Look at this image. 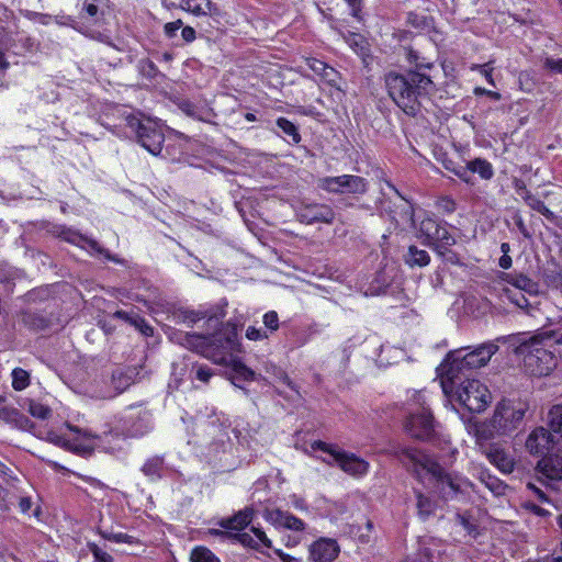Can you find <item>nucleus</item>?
Segmentation results:
<instances>
[{
  "label": "nucleus",
  "mask_w": 562,
  "mask_h": 562,
  "mask_svg": "<svg viewBox=\"0 0 562 562\" xmlns=\"http://www.w3.org/2000/svg\"><path fill=\"white\" fill-rule=\"evenodd\" d=\"M179 344L188 349L195 350L216 364L229 367L233 383L237 380L256 381L260 376L234 356L241 352L243 348L237 327L231 323L222 325L211 336L187 333L179 338Z\"/></svg>",
  "instance_id": "1"
},
{
  "label": "nucleus",
  "mask_w": 562,
  "mask_h": 562,
  "mask_svg": "<svg viewBox=\"0 0 562 562\" xmlns=\"http://www.w3.org/2000/svg\"><path fill=\"white\" fill-rule=\"evenodd\" d=\"M552 339L562 344V323L555 329L542 330L518 338L515 352L521 357L522 367L531 376L549 375L557 366V358L551 350Z\"/></svg>",
  "instance_id": "2"
},
{
  "label": "nucleus",
  "mask_w": 562,
  "mask_h": 562,
  "mask_svg": "<svg viewBox=\"0 0 562 562\" xmlns=\"http://www.w3.org/2000/svg\"><path fill=\"white\" fill-rule=\"evenodd\" d=\"M402 460L412 468L418 480L422 482L428 480L434 483L445 497H450L458 492H467L472 487V483L468 479L447 474L430 456L415 448L403 449Z\"/></svg>",
  "instance_id": "3"
},
{
  "label": "nucleus",
  "mask_w": 562,
  "mask_h": 562,
  "mask_svg": "<svg viewBox=\"0 0 562 562\" xmlns=\"http://www.w3.org/2000/svg\"><path fill=\"white\" fill-rule=\"evenodd\" d=\"M527 411L526 402L503 398L496 404L492 417L486 422L469 425V432L480 443L496 436L510 435L521 425Z\"/></svg>",
  "instance_id": "4"
},
{
  "label": "nucleus",
  "mask_w": 562,
  "mask_h": 562,
  "mask_svg": "<svg viewBox=\"0 0 562 562\" xmlns=\"http://www.w3.org/2000/svg\"><path fill=\"white\" fill-rule=\"evenodd\" d=\"M498 350L496 341L480 345L473 350L462 348L449 352L437 371L440 375V385L445 395L452 391V383L459 374L467 370L484 367Z\"/></svg>",
  "instance_id": "5"
},
{
  "label": "nucleus",
  "mask_w": 562,
  "mask_h": 562,
  "mask_svg": "<svg viewBox=\"0 0 562 562\" xmlns=\"http://www.w3.org/2000/svg\"><path fill=\"white\" fill-rule=\"evenodd\" d=\"M494 289L501 290L512 303L528 313L538 304L539 284L526 276L499 272Z\"/></svg>",
  "instance_id": "6"
},
{
  "label": "nucleus",
  "mask_w": 562,
  "mask_h": 562,
  "mask_svg": "<svg viewBox=\"0 0 562 562\" xmlns=\"http://www.w3.org/2000/svg\"><path fill=\"white\" fill-rule=\"evenodd\" d=\"M405 430L417 439H428L435 431L432 414L423 391H413L408 396Z\"/></svg>",
  "instance_id": "7"
},
{
  "label": "nucleus",
  "mask_w": 562,
  "mask_h": 562,
  "mask_svg": "<svg viewBox=\"0 0 562 562\" xmlns=\"http://www.w3.org/2000/svg\"><path fill=\"white\" fill-rule=\"evenodd\" d=\"M446 396L473 413L485 411L492 401V394L488 387L480 380L475 379L463 381L456 390L453 382L451 393Z\"/></svg>",
  "instance_id": "8"
},
{
  "label": "nucleus",
  "mask_w": 562,
  "mask_h": 562,
  "mask_svg": "<svg viewBox=\"0 0 562 562\" xmlns=\"http://www.w3.org/2000/svg\"><path fill=\"white\" fill-rule=\"evenodd\" d=\"M311 447L314 451L325 453L323 458L325 462L337 464L345 473L351 476L361 477L369 472V462L355 453H348L336 446L323 441H314Z\"/></svg>",
  "instance_id": "9"
},
{
  "label": "nucleus",
  "mask_w": 562,
  "mask_h": 562,
  "mask_svg": "<svg viewBox=\"0 0 562 562\" xmlns=\"http://www.w3.org/2000/svg\"><path fill=\"white\" fill-rule=\"evenodd\" d=\"M386 86L390 97L407 114H414L416 111V89H414L409 79V72L406 76L390 74L386 77Z\"/></svg>",
  "instance_id": "10"
},
{
  "label": "nucleus",
  "mask_w": 562,
  "mask_h": 562,
  "mask_svg": "<svg viewBox=\"0 0 562 562\" xmlns=\"http://www.w3.org/2000/svg\"><path fill=\"white\" fill-rule=\"evenodd\" d=\"M318 186L327 192L341 194H364L368 190V181L355 175L325 177L319 180Z\"/></svg>",
  "instance_id": "11"
},
{
  "label": "nucleus",
  "mask_w": 562,
  "mask_h": 562,
  "mask_svg": "<svg viewBox=\"0 0 562 562\" xmlns=\"http://www.w3.org/2000/svg\"><path fill=\"white\" fill-rule=\"evenodd\" d=\"M262 517L278 530L288 529L294 532H303L306 529V524L301 518L280 508H266Z\"/></svg>",
  "instance_id": "12"
},
{
  "label": "nucleus",
  "mask_w": 562,
  "mask_h": 562,
  "mask_svg": "<svg viewBox=\"0 0 562 562\" xmlns=\"http://www.w3.org/2000/svg\"><path fill=\"white\" fill-rule=\"evenodd\" d=\"M311 562H334L340 552L335 539L319 538L310 546Z\"/></svg>",
  "instance_id": "13"
},
{
  "label": "nucleus",
  "mask_w": 562,
  "mask_h": 562,
  "mask_svg": "<svg viewBox=\"0 0 562 562\" xmlns=\"http://www.w3.org/2000/svg\"><path fill=\"white\" fill-rule=\"evenodd\" d=\"M236 540L244 547L254 549L262 554L269 555L268 550L272 549V541L259 527H252L250 532L235 535Z\"/></svg>",
  "instance_id": "14"
},
{
  "label": "nucleus",
  "mask_w": 562,
  "mask_h": 562,
  "mask_svg": "<svg viewBox=\"0 0 562 562\" xmlns=\"http://www.w3.org/2000/svg\"><path fill=\"white\" fill-rule=\"evenodd\" d=\"M59 237L70 244H74L87 250L91 255H104L106 259L115 260L95 240L88 238L76 231L64 227L59 232Z\"/></svg>",
  "instance_id": "15"
},
{
  "label": "nucleus",
  "mask_w": 562,
  "mask_h": 562,
  "mask_svg": "<svg viewBox=\"0 0 562 562\" xmlns=\"http://www.w3.org/2000/svg\"><path fill=\"white\" fill-rule=\"evenodd\" d=\"M526 448L531 454H546L553 448L552 435L544 427H538L529 434Z\"/></svg>",
  "instance_id": "16"
},
{
  "label": "nucleus",
  "mask_w": 562,
  "mask_h": 562,
  "mask_svg": "<svg viewBox=\"0 0 562 562\" xmlns=\"http://www.w3.org/2000/svg\"><path fill=\"white\" fill-rule=\"evenodd\" d=\"M225 316V310L221 306H217L215 311H209L205 308H200L198 311L192 310H183L178 314V318L186 325L191 326L195 324L198 321L207 319L209 324L217 325V323Z\"/></svg>",
  "instance_id": "17"
},
{
  "label": "nucleus",
  "mask_w": 562,
  "mask_h": 562,
  "mask_svg": "<svg viewBox=\"0 0 562 562\" xmlns=\"http://www.w3.org/2000/svg\"><path fill=\"white\" fill-rule=\"evenodd\" d=\"M487 460L502 473H512L515 468V459L502 446L494 443L485 450Z\"/></svg>",
  "instance_id": "18"
},
{
  "label": "nucleus",
  "mask_w": 562,
  "mask_h": 562,
  "mask_svg": "<svg viewBox=\"0 0 562 562\" xmlns=\"http://www.w3.org/2000/svg\"><path fill=\"white\" fill-rule=\"evenodd\" d=\"M297 216L302 223H331L334 221V212L327 205L315 204L302 207Z\"/></svg>",
  "instance_id": "19"
},
{
  "label": "nucleus",
  "mask_w": 562,
  "mask_h": 562,
  "mask_svg": "<svg viewBox=\"0 0 562 562\" xmlns=\"http://www.w3.org/2000/svg\"><path fill=\"white\" fill-rule=\"evenodd\" d=\"M140 413L135 411L132 406L120 419V425L116 430V435H122L124 438L136 437L140 430L139 425Z\"/></svg>",
  "instance_id": "20"
},
{
  "label": "nucleus",
  "mask_w": 562,
  "mask_h": 562,
  "mask_svg": "<svg viewBox=\"0 0 562 562\" xmlns=\"http://www.w3.org/2000/svg\"><path fill=\"white\" fill-rule=\"evenodd\" d=\"M430 63L416 64V69L408 71L409 79L414 89H416V98L422 93H428L432 89V81L428 75L424 72L425 69H430Z\"/></svg>",
  "instance_id": "21"
},
{
  "label": "nucleus",
  "mask_w": 562,
  "mask_h": 562,
  "mask_svg": "<svg viewBox=\"0 0 562 562\" xmlns=\"http://www.w3.org/2000/svg\"><path fill=\"white\" fill-rule=\"evenodd\" d=\"M69 429L71 431L72 430L76 431V434H77V437L74 439L75 440L74 443H70L69 440H64V442H63V445L69 446L70 449H74L77 452L86 453V452L91 451L95 447L100 446L99 445L100 438L94 436L92 432H90L88 430L75 429L71 427Z\"/></svg>",
  "instance_id": "22"
},
{
  "label": "nucleus",
  "mask_w": 562,
  "mask_h": 562,
  "mask_svg": "<svg viewBox=\"0 0 562 562\" xmlns=\"http://www.w3.org/2000/svg\"><path fill=\"white\" fill-rule=\"evenodd\" d=\"M539 472L550 482L562 481V457L549 456L538 462Z\"/></svg>",
  "instance_id": "23"
},
{
  "label": "nucleus",
  "mask_w": 562,
  "mask_h": 562,
  "mask_svg": "<svg viewBox=\"0 0 562 562\" xmlns=\"http://www.w3.org/2000/svg\"><path fill=\"white\" fill-rule=\"evenodd\" d=\"M164 135L161 131L151 128L143 123V148L153 155H158L161 150Z\"/></svg>",
  "instance_id": "24"
},
{
  "label": "nucleus",
  "mask_w": 562,
  "mask_h": 562,
  "mask_svg": "<svg viewBox=\"0 0 562 562\" xmlns=\"http://www.w3.org/2000/svg\"><path fill=\"white\" fill-rule=\"evenodd\" d=\"M180 8L195 16H206L216 10L211 0H181Z\"/></svg>",
  "instance_id": "25"
},
{
  "label": "nucleus",
  "mask_w": 562,
  "mask_h": 562,
  "mask_svg": "<svg viewBox=\"0 0 562 562\" xmlns=\"http://www.w3.org/2000/svg\"><path fill=\"white\" fill-rule=\"evenodd\" d=\"M475 475L477 479L496 496L504 495L507 488L506 484L498 477L491 474L485 468H477Z\"/></svg>",
  "instance_id": "26"
},
{
  "label": "nucleus",
  "mask_w": 562,
  "mask_h": 562,
  "mask_svg": "<svg viewBox=\"0 0 562 562\" xmlns=\"http://www.w3.org/2000/svg\"><path fill=\"white\" fill-rule=\"evenodd\" d=\"M314 508L318 516L330 519H336L342 513V506L340 504L325 497L317 498Z\"/></svg>",
  "instance_id": "27"
},
{
  "label": "nucleus",
  "mask_w": 562,
  "mask_h": 562,
  "mask_svg": "<svg viewBox=\"0 0 562 562\" xmlns=\"http://www.w3.org/2000/svg\"><path fill=\"white\" fill-rule=\"evenodd\" d=\"M252 517L254 509L245 508L244 510H240L238 514H236L233 518L224 521L222 526L226 529L241 530L251 522Z\"/></svg>",
  "instance_id": "28"
},
{
  "label": "nucleus",
  "mask_w": 562,
  "mask_h": 562,
  "mask_svg": "<svg viewBox=\"0 0 562 562\" xmlns=\"http://www.w3.org/2000/svg\"><path fill=\"white\" fill-rule=\"evenodd\" d=\"M440 226L441 225L436 218L427 215L419 223V236L424 237L425 243L429 245L432 238L436 236V233H438Z\"/></svg>",
  "instance_id": "29"
},
{
  "label": "nucleus",
  "mask_w": 562,
  "mask_h": 562,
  "mask_svg": "<svg viewBox=\"0 0 562 562\" xmlns=\"http://www.w3.org/2000/svg\"><path fill=\"white\" fill-rule=\"evenodd\" d=\"M430 257L426 250L418 249L416 246L408 248L407 255L405 256V262L409 267H425L429 263Z\"/></svg>",
  "instance_id": "30"
},
{
  "label": "nucleus",
  "mask_w": 562,
  "mask_h": 562,
  "mask_svg": "<svg viewBox=\"0 0 562 562\" xmlns=\"http://www.w3.org/2000/svg\"><path fill=\"white\" fill-rule=\"evenodd\" d=\"M468 169L473 173H479V176L485 180L491 179L494 175L492 164L482 158H475L469 161Z\"/></svg>",
  "instance_id": "31"
},
{
  "label": "nucleus",
  "mask_w": 562,
  "mask_h": 562,
  "mask_svg": "<svg viewBox=\"0 0 562 562\" xmlns=\"http://www.w3.org/2000/svg\"><path fill=\"white\" fill-rule=\"evenodd\" d=\"M124 121V135L128 138H133L136 143H140V119L133 113H128L125 115Z\"/></svg>",
  "instance_id": "32"
},
{
  "label": "nucleus",
  "mask_w": 562,
  "mask_h": 562,
  "mask_svg": "<svg viewBox=\"0 0 562 562\" xmlns=\"http://www.w3.org/2000/svg\"><path fill=\"white\" fill-rule=\"evenodd\" d=\"M416 499H417V512L422 519L428 518L431 514H434L436 504L422 492L416 491Z\"/></svg>",
  "instance_id": "33"
},
{
  "label": "nucleus",
  "mask_w": 562,
  "mask_h": 562,
  "mask_svg": "<svg viewBox=\"0 0 562 562\" xmlns=\"http://www.w3.org/2000/svg\"><path fill=\"white\" fill-rule=\"evenodd\" d=\"M456 243L454 237L449 233L445 225H441L436 233V236L430 241L429 246H435L437 249L452 246Z\"/></svg>",
  "instance_id": "34"
},
{
  "label": "nucleus",
  "mask_w": 562,
  "mask_h": 562,
  "mask_svg": "<svg viewBox=\"0 0 562 562\" xmlns=\"http://www.w3.org/2000/svg\"><path fill=\"white\" fill-rule=\"evenodd\" d=\"M547 423L552 431H562V404L553 405L549 409Z\"/></svg>",
  "instance_id": "35"
},
{
  "label": "nucleus",
  "mask_w": 562,
  "mask_h": 562,
  "mask_svg": "<svg viewBox=\"0 0 562 562\" xmlns=\"http://www.w3.org/2000/svg\"><path fill=\"white\" fill-rule=\"evenodd\" d=\"M277 125L289 137V142L297 144L301 140L300 133L291 121L280 117L277 120Z\"/></svg>",
  "instance_id": "36"
},
{
  "label": "nucleus",
  "mask_w": 562,
  "mask_h": 562,
  "mask_svg": "<svg viewBox=\"0 0 562 562\" xmlns=\"http://www.w3.org/2000/svg\"><path fill=\"white\" fill-rule=\"evenodd\" d=\"M191 562H221L220 559L207 548L196 547L191 551Z\"/></svg>",
  "instance_id": "37"
},
{
  "label": "nucleus",
  "mask_w": 562,
  "mask_h": 562,
  "mask_svg": "<svg viewBox=\"0 0 562 562\" xmlns=\"http://www.w3.org/2000/svg\"><path fill=\"white\" fill-rule=\"evenodd\" d=\"M11 376H12V386L16 391H22L30 384V378H31L30 373L22 368L13 369Z\"/></svg>",
  "instance_id": "38"
},
{
  "label": "nucleus",
  "mask_w": 562,
  "mask_h": 562,
  "mask_svg": "<svg viewBox=\"0 0 562 562\" xmlns=\"http://www.w3.org/2000/svg\"><path fill=\"white\" fill-rule=\"evenodd\" d=\"M133 382L132 375L128 372L116 370L112 375V383L119 393L125 391Z\"/></svg>",
  "instance_id": "39"
},
{
  "label": "nucleus",
  "mask_w": 562,
  "mask_h": 562,
  "mask_svg": "<svg viewBox=\"0 0 562 562\" xmlns=\"http://www.w3.org/2000/svg\"><path fill=\"white\" fill-rule=\"evenodd\" d=\"M306 63L311 70H313L316 75H319L324 78H329L335 72L331 67H328L322 60L310 58L306 60Z\"/></svg>",
  "instance_id": "40"
},
{
  "label": "nucleus",
  "mask_w": 562,
  "mask_h": 562,
  "mask_svg": "<svg viewBox=\"0 0 562 562\" xmlns=\"http://www.w3.org/2000/svg\"><path fill=\"white\" fill-rule=\"evenodd\" d=\"M29 412L33 417L40 419H47L52 414V411L48 406L34 401L30 402Z\"/></svg>",
  "instance_id": "41"
},
{
  "label": "nucleus",
  "mask_w": 562,
  "mask_h": 562,
  "mask_svg": "<svg viewBox=\"0 0 562 562\" xmlns=\"http://www.w3.org/2000/svg\"><path fill=\"white\" fill-rule=\"evenodd\" d=\"M346 42L357 54H359L361 56L366 55V44L367 43L361 35L350 34L348 37H346Z\"/></svg>",
  "instance_id": "42"
},
{
  "label": "nucleus",
  "mask_w": 562,
  "mask_h": 562,
  "mask_svg": "<svg viewBox=\"0 0 562 562\" xmlns=\"http://www.w3.org/2000/svg\"><path fill=\"white\" fill-rule=\"evenodd\" d=\"M88 547L93 555V562H113L112 557L98 544L89 543Z\"/></svg>",
  "instance_id": "43"
},
{
  "label": "nucleus",
  "mask_w": 562,
  "mask_h": 562,
  "mask_svg": "<svg viewBox=\"0 0 562 562\" xmlns=\"http://www.w3.org/2000/svg\"><path fill=\"white\" fill-rule=\"evenodd\" d=\"M472 70H477L484 78L485 80L488 82V85L491 86H495V81H494V78H493V67H492V63H486L484 65H473L471 67Z\"/></svg>",
  "instance_id": "44"
},
{
  "label": "nucleus",
  "mask_w": 562,
  "mask_h": 562,
  "mask_svg": "<svg viewBox=\"0 0 562 562\" xmlns=\"http://www.w3.org/2000/svg\"><path fill=\"white\" fill-rule=\"evenodd\" d=\"M161 465H162V461L161 459H154V460H149L147 461V463L145 464L144 469H143V472H145L146 475L148 476H159L160 475V470H161Z\"/></svg>",
  "instance_id": "45"
},
{
  "label": "nucleus",
  "mask_w": 562,
  "mask_h": 562,
  "mask_svg": "<svg viewBox=\"0 0 562 562\" xmlns=\"http://www.w3.org/2000/svg\"><path fill=\"white\" fill-rule=\"evenodd\" d=\"M246 338L252 341L265 340L269 337L268 331L255 326H249L246 329Z\"/></svg>",
  "instance_id": "46"
},
{
  "label": "nucleus",
  "mask_w": 562,
  "mask_h": 562,
  "mask_svg": "<svg viewBox=\"0 0 562 562\" xmlns=\"http://www.w3.org/2000/svg\"><path fill=\"white\" fill-rule=\"evenodd\" d=\"M262 321L266 328L270 331H276L279 328V316L274 311L267 312Z\"/></svg>",
  "instance_id": "47"
},
{
  "label": "nucleus",
  "mask_w": 562,
  "mask_h": 562,
  "mask_svg": "<svg viewBox=\"0 0 562 562\" xmlns=\"http://www.w3.org/2000/svg\"><path fill=\"white\" fill-rule=\"evenodd\" d=\"M288 502L294 509H296L299 512H302V513L308 512V507L306 505L305 499L295 493L289 495Z\"/></svg>",
  "instance_id": "48"
},
{
  "label": "nucleus",
  "mask_w": 562,
  "mask_h": 562,
  "mask_svg": "<svg viewBox=\"0 0 562 562\" xmlns=\"http://www.w3.org/2000/svg\"><path fill=\"white\" fill-rule=\"evenodd\" d=\"M16 274V271L13 267L9 265H1L0 266V282L1 283H10L14 280Z\"/></svg>",
  "instance_id": "49"
},
{
  "label": "nucleus",
  "mask_w": 562,
  "mask_h": 562,
  "mask_svg": "<svg viewBox=\"0 0 562 562\" xmlns=\"http://www.w3.org/2000/svg\"><path fill=\"white\" fill-rule=\"evenodd\" d=\"M529 205L537 210L540 214H542L543 216H546L547 218H553L554 214L552 211H550L546 204L540 201V200H537V199H531V201L529 202Z\"/></svg>",
  "instance_id": "50"
},
{
  "label": "nucleus",
  "mask_w": 562,
  "mask_h": 562,
  "mask_svg": "<svg viewBox=\"0 0 562 562\" xmlns=\"http://www.w3.org/2000/svg\"><path fill=\"white\" fill-rule=\"evenodd\" d=\"M102 537L105 538V539H109V540H112V541H115V542H127V543H132L134 538L132 536H128L126 533H122V532H117V533H113V532H102Z\"/></svg>",
  "instance_id": "51"
},
{
  "label": "nucleus",
  "mask_w": 562,
  "mask_h": 562,
  "mask_svg": "<svg viewBox=\"0 0 562 562\" xmlns=\"http://www.w3.org/2000/svg\"><path fill=\"white\" fill-rule=\"evenodd\" d=\"M115 315L133 325L136 329L140 330V321L137 315H131L125 311H117Z\"/></svg>",
  "instance_id": "52"
},
{
  "label": "nucleus",
  "mask_w": 562,
  "mask_h": 562,
  "mask_svg": "<svg viewBox=\"0 0 562 562\" xmlns=\"http://www.w3.org/2000/svg\"><path fill=\"white\" fill-rule=\"evenodd\" d=\"M546 67L558 74H562V58L554 59V58H547L544 61Z\"/></svg>",
  "instance_id": "53"
},
{
  "label": "nucleus",
  "mask_w": 562,
  "mask_h": 562,
  "mask_svg": "<svg viewBox=\"0 0 562 562\" xmlns=\"http://www.w3.org/2000/svg\"><path fill=\"white\" fill-rule=\"evenodd\" d=\"M212 375H213V372L207 367H199L195 371L196 379L202 382H207Z\"/></svg>",
  "instance_id": "54"
},
{
  "label": "nucleus",
  "mask_w": 562,
  "mask_h": 562,
  "mask_svg": "<svg viewBox=\"0 0 562 562\" xmlns=\"http://www.w3.org/2000/svg\"><path fill=\"white\" fill-rule=\"evenodd\" d=\"M182 21L177 20L173 22H169L165 25V32L169 37H172L176 35L177 31L182 27Z\"/></svg>",
  "instance_id": "55"
},
{
  "label": "nucleus",
  "mask_w": 562,
  "mask_h": 562,
  "mask_svg": "<svg viewBox=\"0 0 562 562\" xmlns=\"http://www.w3.org/2000/svg\"><path fill=\"white\" fill-rule=\"evenodd\" d=\"M451 171L458 176L460 179H462L463 181L465 182H470V170L468 169V165L465 167H457V168H452Z\"/></svg>",
  "instance_id": "56"
},
{
  "label": "nucleus",
  "mask_w": 562,
  "mask_h": 562,
  "mask_svg": "<svg viewBox=\"0 0 562 562\" xmlns=\"http://www.w3.org/2000/svg\"><path fill=\"white\" fill-rule=\"evenodd\" d=\"M474 94L476 95H488L490 98L494 99V100H499L501 99V94L496 91H492V90H486L485 88H481V87H476L474 89Z\"/></svg>",
  "instance_id": "57"
},
{
  "label": "nucleus",
  "mask_w": 562,
  "mask_h": 562,
  "mask_svg": "<svg viewBox=\"0 0 562 562\" xmlns=\"http://www.w3.org/2000/svg\"><path fill=\"white\" fill-rule=\"evenodd\" d=\"M273 552L282 562H301L300 559H296V558L283 552L281 549H273Z\"/></svg>",
  "instance_id": "58"
},
{
  "label": "nucleus",
  "mask_w": 562,
  "mask_h": 562,
  "mask_svg": "<svg viewBox=\"0 0 562 562\" xmlns=\"http://www.w3.org/2000/svg\"><path fill=\"white\" fill-rule=\"evenodd\" d=\"M181 35L187 43H191L195 40V31L191 26L182 27Z\"/></svg>",
  "instance_id": "59"
},
{
  "label": "nucleus",
  "mask_w": 562,
  "mask_h": 562,
  "mask_svg": "<svg viewBox=\"0 0 562 562\" xmlns=\"http://www.w3.org/2000/svg\"><path fill=\"white\" fill-rule=\"evenodd\" d=\"M348 5L350 7V10H351V14L359 19V13L361 11V1L360 0H345Z\"/></svg>",
  "instance_id": "60"
},
{
  "label": "nucleus",
  "mask_w": 562,
  "mask_h": 562,
  "mask_svg": "<svg viewBox=\"0 0 562 562\" xmlns=\"http://www.w3.org/2000/svg\"><path fill=\"white\" fill-rule=\"evenodd\" d=\"M82 11L87 14V16L95 18L98 14V7L92 2H86L83 4Z\"/></svg>",
  "instance_id": "61"
},
{
  "label": "nucleus",
  "mask_w": 562,
  "mask_h": 562,
  "mask_svg": "<svg viewBox=\"0 0 562 562\" xmlns=\"http://www.w3.org/2000/svg\"><path fill=\"white\" fill-rule=\"evenodd\" d=\"M527 488L532 492L541 502H548V498L546 497L544 493L538 488L535 484L528 483Z\"/></svg>",
  "instance_id": "62"
},
{
  "label": "nucleus",
  "mask_w": 562,
  "mask_h": 562,
  "mask_svg": "<svg viewBox=\"0 0 562 562\" xmlns=\"http://www.w3.org/2000/svg\"><path fill=\"white\" fill-rule=\"evenodd\" d=\"M32 507V501L30 497H22L19 502V508L21 513L26 514Z\"/></svg>",
  "instance_id": "63"
},
{
  "label": "nucleus",
  "mask_w": 562,
  "mask_h": 562,
  "mask_svg": "<svg viewBox=\"0 0 562 562\" xmlns=\"http://www.w3.org/2000/svg\"><path fill=\"white\" fill-rule=\"evenodd\" d=\"M301 539L295 536H286L283 538V543L288 548L295 547L300 543Z\"/></svg>",
  "instance_id": "64"
}]
</instances>
